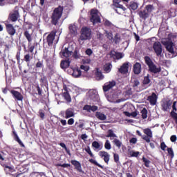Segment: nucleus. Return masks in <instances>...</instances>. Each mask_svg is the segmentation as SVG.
I'll list each match as a JSON object with an SVG mask.
<instances>
[{
    "label": "nucleus",
    "mask_w": 177,
    "mask_h": 177,
    "mask_svg": "<svg viewBox=\"0 0 177 177\" xmlns=\"http://www.w3.org/2000/svg\"><path fill=\"white\" fill-rule=\"evenodd\" d=\"M109 56L110 57L117 59L118 60H120V59H122V57H124V56H122V53L116 52L114 50L110 51Z\"/></svg>",
    "instance_id": "a211bd4d"
},
{
    "label": "nucleus",
    "mask_w": 177,
    "mask_h": 177,
    "mask_svg": "<svg viewBox=\"0 0 177 177\" xmlns=\"http://www.w3.org/2000/svg\"><path fill=\"white\" fill-rule=\"evenodd\" d=\"M130 143H133V145H136V142H138V139L136 138H132L129 140Z\"/></svg>",
    "instance_id": "0e129e2a"
},
{
    "label": "nucleus",
    "mask_w": 177,
    "mask_h": 177,
    "mask_svg": "<svg viewBox=\"0 0 177 177\" xmlns=\"http://www.w3.org/2000/svg\"><path fill=\"white\" fill-rule=\"evenodd\" d=\"M92 38V30L88 27H83L81 30V35L78 39L79 42L81 41H87Z\"/></svg>",
    "instance_id": "20e7f679"
},
{
    "label": "nucleus",
    "mask_w": 177,
    "mask_h": 177,
    "mask_svg": "<svg viewBox=\"0 0 177 177\" xmlns=\"http://www.w3.org/2000/svg\"><path fill=\"white\" fill-rule=\"evenodd\" d=\"M113 142V145H115L116 147H118V149H121V147L122 146V142L120 140L115 138Z\"/></svg>",
    "instance_id": "c9c22d12"
},
{
    "label": "nucleus",
    "mask_w": 177,
    "mask_h": 177,
    "mask_svg": "<svg viewBox=\"0 0 177 177\" xmlns=\"http://www.w3.org/2000/svg\"><path fill=\"white\" fill-rule=\"evenodd\" d=\"M150 82H151L150 76H149V75H147V76H145L144 77L142 84H143V85H149V84H150Z\"/></svg>",
    "instance_id": "58836bf2"
},
{
    "label": "nucleus",
    "mask_w": 177,
    "mask_h": 177,
    "mask_svg": "<svg viewBox=\"0 0 177 177\" xmlns=\"http://www.w3.org/2000/svg\"><path fill=\"white\" fill-rule=\"evenodd\" d=\"M106 138H111L110 140H113V138H117V135L114 133L113 129H109L108 130V134L106 135Z\"/></svg>",
    "instance_id": "2f4dec72"
},
{
    "label": "nucleus",
    "mask_w": 177,
    "mask_h": 177,
    "mask_svg": "<svg viewBox=\"0 0 177 177\" xmlns=\"http://www.w3.org/2000/svg\"><path fill=\"white\" fill-rule=\"evenodd\" d=\"M93 53V51H92V49L91 48H87L86 50V55H88V56H91Z\"/></svg>",
    "instance_id": "bf43d9fd"
},
{
    "label": "nucleus",
    "mask_w": 177,
    "mask_h": 177,
    "mask_svg": "<svg viewBox=\"0 0 177 177\" xmlns=\"http://www.w3.org/2000/svg\"><path fill=\"white\" fill-rule=\"evenodd\" d=\"M98 155L101 158H103L105 164L109 165V162L110 161V154L106 151H100Z\"/></svg>",
    "instance_id": "9b49d317"
},
{
    "label": "nucleus",
    "mask_w": 177,
    "mask_h": 177,
    "mask_svg": "<svg viewBox=\"0 0 177 177\" xmlns=\"http://www.w3.org/2000/svg\"><path fill=\"white\" fill-rule=\"evenodd\" d=\"M144 60L145 62V64L148 66L149 71H150V73H153V74L161 73V67H157L150 57L145 56L144 57Z\"/></svg>",
    "instance_id": "f03ea898"
},
{
    "label": "nucleus",
    "mask_w": 177,
    "mask_h": 177,
    "mask_svg": "<svg viewBox=\"0 0 177 177\" xmlns=\"http://www.w3.org/2000/svg\"><path fill=\"white\" fill-rule=\"evenodd\" d=\"M10 93L12 95V97L15 99V100H17V102H23L24 97L20 92L15 90H12Z\"/></svg>",
    "instance_id": "f8f14e48"
},
{
    "label": "nucleus",
    "mask_w": 177,
    "mask_h": 177,
    "mask_svg": "<svg viewBox=\"0 0 177 177\" xmlns=\"http://www.w3.org/2000/svg\"><path fill=\"white\" fill-rule=\"evenodd\" d=\"M95 117L97 120H100V121H105V120H107V116L104 113L99 111L95 113Z\"/></svg>",
    "instance_id": "b1692460"
},
{
    "label": "nucleus",
    "mask_w": 177,
    "mask_h": 177,
    "mask_svg": "<svg viewBox=\"0 0 177 177\" xmlns=\"http://www.w3.org/2000/svg\"><path fill=\"white\" fill-rule=\"evenodd\" d=\"M3 168H7L10 172H13V167L8 166V165L4 164L3 165Z\"/></svg>",
    "instance_id": "13d9d810"
},
{
    "label": "nucleus",
    "mask_w": 177,
    "mask_h": 177,
    "mask_svg": "<svg viewBox=\"0 0 177 177\" xmlns=\"http://www.w3.org/2000/svg\"><path fill=\"white\" fill-rule=\"evenodd\" d=\"M97 110V106H95V105H93V106H91L90 105V111H96Z\"/></svg>",
    "instance_id": "e2e57ef3"
},
{
    "label": "nucleus",
    "mask_w": 177,
    "mask_h": 177,
    "mask_svg": "<svg viewBox=\"0 0 177 177\" xmlns=\"http://www.w3.org/2000/svg\"><path fill=\"white\" fill-rule=\"evenodd\" d=\"M153 49L158 57H162V45L160 41H154Z\"/></svg>",
    "instance_id": "423d86ee"
},
{
    "label": "nucleus",
    "mask_w": 177,
    "mask_h": 177,
    "mask_svg": "<svg viewBox=\"0 0 177 177\" xmlns=\"http://www.w3.org/2000/svg\"><path fill=\"white\" fill-rule=\"evenodd\" d=\"M99 10L97 9H91L90 12V21L93 23V26L95 24H97V23H101L102 20L100 19V17L99 16Z\"/></svg>",
    "instance_id": "39448f33"
},
{
    "label": "nucleus",
    "mask_w": 177,
    "mask_h": 177,
    "mask_svg": "<svg viewBox=\"0 0 177 177\" xmlns=\"http://www.w3.org/2000/svg\"><path fill=\"white\" fill-rule=\"evenodd\" d=\"M138 15L140 16V17L141 19H143L144 20H146L147 19V17H149V14L145 10H140L139 12H138Z\"/></svg>",
    "instance_id": "c85d7f7f"
},
{
    "label": "nucleus",
    "mask_w": 177,
    "mask_h": 177,
    "mask_svg": "<svg viewBox=\"0 0 177 177\" xmlns=\"http://www.w3.org/2000/svg\"><path fill=\"white\" fill-rule=\"evenodd\" d=\"M128 68H129V63L125 62L120 66L118 71L120 74H127Z\"/></svg>",
    "instance_id": "6ab92c4d"
},
{
    "label": "nucleus",
    "mask_w": 177,
    "mask_h": 177,
    "mask_svg": "<svg viewBox=\"0 0 177 177\" xmlns=\"http://www.w3.org/2000/svg\"><path fill=\"white\" fill-rule=\"evenodd\" d=\"M36 88H37V92H38V95H39V96H41V95H42V89H41V87H39V85H37V86H36Z\"/></svg>",
    "instance_id": "680f3d73"
},
{
    "label": "nucleus",
    "mask_w": 177,
    "mask_h": 177,
    "mask_svg": "<svg viewBox=\"0 0 177 177\" xmlns=\"http://www.w3.org/2000/svg\"><path fill=\"white\" fill-rule=\"evenodd\" d=\"M81 70H84L86 73H88L89 71V66H85V65H81L80 66Z\"/></svg>",
    "instance_id": "6e6d98bb"
},
{
    "label": "nucleus",
    "mask_w": 177,
    "mask_h": 177,
    "mask_svg": "<svg viewBox=\"0 0 177 177\" xmlns=\"http://www.w3.org/2000/svg\"><path fill=\"white\" fill-rule=\"evenodd\" d=\"M60 55H62L64 57L68 59V57L73 55V51L68 50V48H64L62 49Z\"/></svg>",
    "instance_id": "412c9836"
},
{
    "label": "nucleus",
    "mask_w": 177,
    "mask_h": 177,
    "mask_svg": "<svg viewBox=\"0 0 177 177\" xmlns=\"http://www.w3.org/2000/svg\"><path fill=\"white\" fill-rule=\"evenodd\" d=\"M157 99H158L157 94H156V93H152L151 95L147 97V100L149 102L151 106H156V104H157Z\"/></svg>",
    "instance_id": "4468645a"
},
{
    "label": "nucleus",
    "mask_w": 177,
    "mask_h": 177,
    "mask_svg": "<svg viewBox=\"0 0 177 177\" xmlns=\"http://www.w3.org/2000/svg\"><path fill=\"white\" fill-rule=\"evenodd\" d=\"M69 31L71 34H75V32H77V28L75 25H70Z\"/></svg>",
    "instance_id": "79ce46f5"
},
{
    "label": "nucleus",
    "mask_w": 177,
    "mask_h": 177,
    "mask_svg": "<svg viewBox=\"0 0 177 177\" xmlns=\"http://www.w3.org/2000/svg\"><path fill=\"white\" fill-rule=\"evenodd\" d=\"M133 71L134 74H136V75H139V74L142 73V64H140V63L139 62H136L133 65Z\"/></svg>",
    "instance_id": "5701e85b"
},
{
    "label": "nucleus",
    "mask_w": 177,
    "mask_h": 177,
    "mask_svg": "<svg viewBox=\"0 0 177 177\" xmlns=\"http://www.w3.org/2000/svg\"><path fill=\"white\" fill-rule=\"evenodd\" d=\"M73 124H74V118L68 120V125H73Z\"/></svg>",
    "instance_id": "774afa93"
},
{
    "label": "nucleus",
    "mask_w": 177,
    "mask_h": 177,
    "mask_svg": "<svg viewBox=\"0 0 177 177\" xmlns=\"http://www.w3.org/2000/svg\"><path fill=\"white\" fill-rule=\"evenodd\" d=\"M32 59V56L30 55V54H26L24 55V59L25 62L26 63H30V60Z\"/></svg>",
    "instance_id": "a18cd8bd"
},
{
    "label": "nucleus",
    "mask_w": 177,
    "mask_h": 177,
    "mask_svg": "<svg viewBox=\"0 0 177 177\" xmlns=\"http://www.w3.org/2000/svg\"><path fill=\"white\" fill-rule=\"evenodd\" d=\"M20 17V15H19V11H15L14 13L11 14L9 16L10 19L11 21H17V19Z\"/></svg>",
    "instance_id": "a878e982"
},
{
    "label": "nucleus",
    "mask_w": 177,
    "mask_h": 177,
    "mask_svg": "<svg viewBox=\"0 0 177 177\" xmlns=\"http://www.w3.org/2000/svg\"><path fill=\"white\" fill-rule=\"evenodd\" d=\"M145 10L149 14L150 16V13L153 12V10H154V6L149 4L147 5L145 8Z\"/></svg>",
    "instance_id": "c756f323"
},
{
    "label": "nucleus",
    "mask_w": 177,
    "mask_h": 177,
    "mask_svg": "<svg viewBox=\"0 0 177 177\" xmlns=\"http://www.w3.org/2000/svg\"><path fill=\"white\" fill-rule=\"evenodd\" d=\"M83 110L91 112V105H85L83 108Z\"/></svg>",
    "instance_id": "69168bd1"
},
{
    "label": "nucleus",
    "mask_w": 177,
    "mask_h": 177,
    "mask_svg": "<svg viewBox=\"0 0 177 177\" xmlns=\"http://www.w3.org/2000/svg\"><path fill=\"white\" fill-rule=\"evenodd\" d=\"M141 115H142V118L143 120H146V118H147V109H146V108H144L142 111H141Z\"/></svg>",
    "instance_id": "a19ab883"
},
{
    "label": "nucleus",
    "mask_w": 177,
    "mask_h": 177,
    "mask_svg": "<svg viewBox=\"0 0 177 177\" xmlns=\"http://www.w3.org/2000/svg\"><path fill=\"white\" fill-rule=\"evenodd\" d=\"M36 68H44V61H38L35 65Z\"/></svg>",
    "instance_id": "49530a36"
},
{
    "label": "nucleus",
    "mask_w": 177,
    "mask_h": 177,
    "mask_svg": "<svg viewBox=\"0 0 177 177\" xmlns=\"http://www.w3.org/2000/svg\"><path fill=\"white\" fill-rule=\"evenodd\" d=\"M113 41L115 42V44H120V41H121V37H120V35H118V33L115 34Z\"/></svg>",
    "instance_id": "37998d69"
},
{
    "label": "nucleus",
    "mask_w": 177,
    "mask_h": 177,
    "mask_svg": "<svg viewBox=\"0 0 177 177\" xmlns=\"http://www.w3.org/2000/svg\"><path fill=\"white\" fill-rule=\"evenodd\" d=\"M104 26L105 27H108L109 28H111V27H113L114 25L109 20L105 19L104 22Z\"/></svg>",
    "instance_id": "ea45409f"
},
{
    "label": "nucleus",
    "mask_w": 177,
    "mask_h": 177,
    "mask_svg": "<svg viewBox=\"0 0 177 177\" xmlns=\"http://www.w3.org/2000/svg\"><path fill=\"white\" fill-rule=\"evenodd\" d=\"M24 35L28 42V52H30V53H32V52H34V49H35V46H30L31 42H32V35L30 34L28 30H25Z\"/></svg>",
    "instance_id": "0eeeda50"
},
{
    "label": "nucleus",
    "mask_w": 177,
    "mask_h": 177,
    "mask_svg": "<svg viewBox=\"0 0 177 177\" xmlns=\"http://www.w3.org/2000/svg\"><path fill=\"white\" fill-rule=\"evenodd\" d=\"M111 67H113V65H111V63L106 64L104 66V71H106V73H110L111 71Z\"/></svg>",
    "instance_id": "72a5a7b5"
},
{
    "label": "nucleus",
    "mask_w": 177,
    "mask_h": 177,
    "mask_svg": "<svg viewBox=\"0 0 177 177\" xmlns=\"http://www.w3.org/2000/svg\"><path fill=\"white\" fill-rule=\"evenodd\" d=\"M115 85V81H111L108 83H105L104 85L103 86L104 92H109V91H110V89H111L112 88H114Z\"/></svg>",
    "instance_id": "2eb2a0df"
},
{
    "label": "nucleus",
    "mask_w": 177,
    "mask_h": 177,
    "mask_svg": "<svg viewBox=\"0 0 177 177\" xmlns=\"http://www.w3.org/2000/svg\"><path fill=\"white\" fill-rule=\"evenodd\" d=\"M73 57L75 59H78L80 57V56H78V50H75V51L73 53Z\"/></svg>",
    "instance_id": "338daca9"
},
{
    "label": "nucleus",
    "mask_w": 177,
    "mask_h": 177,
    "mask_svg": "<svg viewBox=\"0 0 177 177\" xmlns=\"http://www.w3.org/2000/svg\"><path fill=\"white\" fill-rule=\"evenodd\" d=\"M167 152L169 156H170L171 158H174L175 157V153H174V149L171 147H167Z\"/></svg>",
    "instance_id": "c03bdc74"
},
{
    "label": "nucleus",
    "mask_w": 177,
    "mask_h": 177,
    "mask_svg": "<svg viewBox=\"0 0 177 177\" xmlns=\"http://www.w3.org/2000/svg\"><path fill=\"white\" fill-rule=\"evenodd\" d=\"M70 63L71 62L69 59L62 61L60 64L61 68H63V70L68 68V67H70Z\"/></svg>",
    "instance_id": "bb28decb"
},
{
    "label": "nucleus",
    "mask_w": 177,
    "mask_h": 177,
    "mask_svg": "<svg viewBox=\"0 0 177 177\" xmlns=\"http://www.w3.org/2000/svg\"><path fill=\"white\" fill-rule=\"evenodd\" d=\"M171 117L174 120L176 124H177V113L176 112H174V111H172L170 113Z\"/></svg>",
    "instance_id": "8fccbe9b"
},
{
    "label": "nucleus",
    "mask_w": 177,
    "mask_h": 177,
    "mask_svg": "<svg viewBox=\"0 0 177 177\" xmlns=\"http://www.w3.org/2000/svg\"><path fill=\"white\" fill-rule=\"evenodd\" d=\"M140 84V82H139V80L138 79L133 80V88H136V86H138Z\"/></svg>",
    "instance_id": "603ef678"
},
{
    "label": "nucleus",
    "mask_w": 177,
    "mask_h": 177,
    "mask_svg": "<svg viewBox=\"0 0 177 177\" xmlns=\"http://www.w3.org/2000/svg\"><path fill=\"white\" fill-rule=\"evenodd\" d=\"M160 149L161 150H162L163 151H165L166 149H168V147L167 146V145H165V142H162L160 143Z\"/></svg>",
    "instance_id": "5fc2aeb1"
},
{
    "label": "nucleus",
    "mask_w": 177,
    "mask_h": 177,
    "mask_svg": "<svg viewBox=\"0 0 177 177\" xmlns=\"http://www.w3.org/2000/svg\"><path fill=\"white\" fill-rule=\"evenodd\" d=\"M95 77L98 78V80H103V78H104V76H103L102 71L99 68H97L95 72Z\"/></svg>",
    "instance_id": "f704fd0d"
},
{
    "label": "nucleus",
    "mask_w": 177,
    "mask_h": 177,
    "mask_svg": "<svg viewBox=\"0 0 177 177\" xmlns=\"http://www.w3.org/2000/svg\"><path fill=\"white\" fill-rule=\"evenodd\" d=\"M63 15V7L61 6L55 8L53 12L50 17L51 19V24L53 26H57L59 24V21L62 19V16Z\"/></svg>",
    "instance_id": "f257e3e1"
},
{
    "label": "nucleus",
    "mask_w": 177,
    "mask_h": 177,
    "mask_svg": "<svg viewBox=\"0 0 177 177\" xmlns=\"http://www.w3.org/2000/svg\"><path fill=\"white\" fill-rule=\"evenodd\" d=\"M142 160L144 162V165H145V167H146V168L150 167V163L151 162L150 161V160H149V159L146 158L145 156H143Z\"/></svg>",
    "instance_id": "473e14b6"
},
{
    "label": "nucleus",
    "mask_w": 177,
    "mask_h": 177,
    "mask_svg": "<svg viewBox=\"0 0 177 177\" xmlns=\"http://www.w3.org/2000/svg\"><path fill=\"white\" fill-rule=\"evenodd\" d=\"M72 165H74L75 169L77 170L80 174H84V170H82V166H81V163L78 160H72L71 161Z\"/></svg>",
    "instance_id": "dca6fc26"
},
{
    "label": "nucleus",
    "mask_w": 177,
    "mask_h": 177,
    "mask_svg": "<svg viewBox=\"0 0 177 177\" xmlns=\"http://www.w3.org/2000/svg\"><path fill=\"white\" fill-rule=\"evenodd\" d=\"M62 96L67 103H71V96H70V93H68V92H64L62 93Z\"/></svg>",
    "instance_id": "7c9ffc66"
},
{
    "label": "nucleus",
    "mask_w": 177,
    "mask_h": 177,
    "mask_svg": "<svg viewBox=\"0 0 177 177\" xmlns=\"http://www.w3.org/2000/svg\"><path fill=\"white\" fill-rule=\"evenodd\" d=\"M113 160L117 163L120 161V155L118 153H113Z\"/></svg>",
    "instance_id": "864d4df0"
},
{
    "label": "nucleus",
    "mask_w": 177,
    "mask_h": 177,
    "mask_svg": "<svg viewBox=\"0 0 177 177\" xmlns=\"http://www.w3.org/2000/svg\"><path fill=\"white\" fill-rule=\"evenodd\" d=\"M139 8V4L135 1H131L129 3V9L130 10H136Z\"/></svg>",
    "instance_id": "cd10ccee"
},
{
    "label": "nucleus",
    "mask_w": 177,
    "mask_h": 177,
    "mask_svg": "<svg viewBox=\"0 0 177 177\" xmlns=\"http://www.w3.org/2000/svg\"><path fill=\"white\" fill-rule=\"evenodd\" d=\"M56 30L51 31L46 37V41L48 46H53V41H55V37H56Z\"/></svg>",
    "instance_id": "9d476101"
},
{
    "label": "nucleus",
    "mask_w": 177,
    "mask_h": 177,
    "mask_svg": "<svg viewBox=\"0 0 177 177\" xmlns=\"http://www.w3.org/2000/svg\"><path fill=\"white\" fill-rule=\"evenodd\" d=\"M164 45L166 48V50H167V52H169V53H171V55L175 54V50L174 49V42L165 41Z\"/></svg>",
    "instance_id": "ddd939ff"
},
{
    "label": "nucleus",
    "mask_w": 177,
    "mask_h": 177,
    "mask_svg": "<svg viewBox=\"0 0 177 177\" xmlns=\"http://www.w3.org/2000/svg\"><path fill=\"white\" fill-rule=\"evenodd\" d=\"M85 151L90 155V157H95V155L92 153V151L91 150V147L89 146H87L86 148L84 149Z\"/></svg>",
    "instance_id": "de8ad7c7"
},
{
    "label": "nucleus",
    "mask_w": 177,
    "mask_h": 177,
    "mask_svg": "<svg viewBox=\"0 0 177 177\" xmlns=\"http://www.w3.org/2000/svg\"><path fill=\"white\" fill-rule=\"evenodd\" d=\"M82 75V72L81 71V69L75 68L73 70L72 75L74 77V78H79V77H81Z\"/></svg>",
    "instance_id": "393cba45"
},
{
    "label": "nucleus",
    "mask_w": 177,
    "mask_h": 177,
    "mask_svg": "<svg viewBox=\"0 0 177 177\" xmlns=\"http://www.w3.org/2000/svg\"><path fill=\"white\" fill-rule=\"evenodd\" d=\"M124 2H128L129 0H122ZM120 2H121V0H113V5L116 8L115 10L116 13H118V15H121V12L118 11V9L122 10V12H125L127 10V8L124 7V6L120 4Z\"/></svg>",
    "instance_id": "6e6552de"
},
{
    "label": "nucleus",
    "mask_w": 177,
    "mask_h": 177,
    "mask_svg": "<svg viewBox=\"0 0 177 177\" xmlns=\"http://www.w3.org/2000/svg\"><path fill=\"white\" fill-rule=\"evenodd\" d=\"M88 161L91 163L93 164L94 165H96L97 167H99V168H101L102 169H104V167L102 166V165L99 164L97 161L93 160V159H89Z\"/></svg>",
    "instance_id": "e433bc0d"
},
{
    "label": "nucleus",
    "mask_w": 177,
    "mask_h": 177,
    "mask_svg": "<svg viewBox=\"0 0 177 177\" xmlns=\"http://www.w3.org/2000/svg\"><path fill=\"white\" fill-rule=\"evenodd\" d=\"M61 115L64 117V118L68 120V118L74 117L75 113H74V109L73 108H68L66 111H61Z\"/></svg>",
    "instance_id": "1a4fd4ad"
},
{
    "label": "nucleus",
    "mask_w": 177,
    "mask_h": 177,
    "mask_svg": "<svg viewBox=\"0 0 177 177\" xmlns=\"http://www.w3.org/2000/svg\"><path fill=\"white\" fill-rule=\"evenodd\" d=\"M171 106H172V101L171 100H169L166 102H164L162 104V110L163 111H168V110L171 109Z\"/></svg>",
    "instance_id": "4be33fe9"
},
{
    "label": "nucleus",
    "mask_w": 177,
    "mask_h": 177,
    "mask_svg": "<svg viewBox=\"0 0 177 177\" xmlns=\"http://www.w3.org/2000/svg\"><path fill=\"white\" fill-rule=\"evenodd\" d=\"M104 148L106 150H111V144H110V141L109 140H106L104 144Z\"/></svg>",
    "instance_id": "09e8293b"
},
{
    "label": "nucleus",
    "mask_w": 177,
    "mask_h": 177,
    "mask_svg": "<svg viewBox=\"0 0 177 177\" xmlns=\"http://www.w3.org/2000/svg\"><path fill=\"white\" fill-rule=\"evenodd\" d=\"M92 147H94V149H96L97 150H102V147L97 141H94L92 142Z\"/></svg>",
    "instance_id": "4c0bfd02"
},
{
    "label": "nucleus",
    "mask_w": 177,
    "mask_h": 177,
    "mask_svg": "<svg viewBox=\"0 0 177 177\" xmlns=\"http://www.w3.org/2000/svg\"><path fill=\"white\" fill-rule=\"evenodd\" d=\"M143 133L145 135H142V133H140V131L137 130L136 133L138 135V136H140L143 140H145L147 143H150V141L153 138V131H151V129L149 128H147L143 129Z\"/></svg>",
    "instance_id": "7ed1b4c3"
},
{
    "label": "nucleus",
    "mask_w": 177,
    "mask_h": 177,
    "mask_svg": "<svg viewBox=\"0 0 177 177\" xmlns=\"http://www.w3.org/2000/svg\"><path fill=\"white\" fill-rule=\"evenodd\" d=\"M170 140H171V142H172L173 143L175 142H176V140H177V137H176V135L171 136L170 137Z\"/></svg>",
    "instance_id": "052dcab7"
},
{
    "label": "nucleus",
    "mask_w": 177,
    "mask_h": 177,
    "mask_svg": "<svg viewBox=\"0 0 177 177\" xmlns=\"http://www.w3.org/2000/svg\"><path fill=\"white\" fill-rule=\"evenodd\" d=\"M6 28L8 34H9V35H10L11 37H13V35L16 34V29L12 24H8L6 25Z\"/></svg>",
    "instance_id": "f3484780"
},
{
    "label": "nucleus",
    "mask_w": 177,
    "mask_h": 177,
    "mask_svg": "<svg viewBox=\"0 0 177 177\" xmlns=\"http://www.w3.org/2000/svg\"><path fill=\"white\" fill-rule=\"evenodd\" d=\"M39 117H40V118H41V120H44V118H45V113H44V110L39 109Z\"/></svg>",
    "instance_id": "4d7b16f0"
},
{
    "label": "nucleus",
    "mask_w": 177,
    "mask_h": 177,
    "mask_svg": "<svg viewBox=\"0 0 177 177\" xmlns=\"http://www.w3.org/2000/svg\"><path fill=\"white\" fill-rule=\"evenodd\" d=\"M140 154L139 151H131L130 156L131 157H138Z\"/></svg>",
    "instance_id": "3c124183"
},
{
    "label": "nucleus",
    "mask_w": 177,
    "mask_h": 177,
    "mask_svg": "<svg viewBox=\"0 0 177 177\" xmlns=\"http://www.w3.org/2000/svg\"><path fill=\"white\" fill-rule=\"evenodd\" d=\"M12 136H13L15 142H17V143H19V146H21V147H25L23 142H21V140H20V138H19L17 133H16V130H15V128H12Z\"/></svg>",
    "instance_id": "aec40b11"
}]
</instances>
